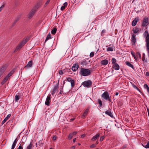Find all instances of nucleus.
<instances>
[{
  "label": "nucleus",
  "mask_w": 149,
  "mask_h": 149,
  "mask_svg": "<svg viewBox=\"0 0 149 149\" xmlns=\"http://www.w3.org/2000/svg\"><path fill=\"white\" fill-rule=\"evenodd\" d=\"M144 19H148V18H147V17H145L144 18Z\"/></svg>",
  "instance_id": "nucleus-62"
},
{
  "label": "nucleus",
  "mask_w": 149,
  "mask_h": 149,
  "mask_svg": "<svg viewBox=\"0 0 149 149\" xmlns=\"http://www.w3.org/2000/svg\"><path fill=\"white\" fill-rule=\"evenodd\" d=\"M67 80L68 81L70 82L72 80V79L70 77H69L67 78Z\"/></svg>",
  "instance_id": "nucleus-46"
},
{
  "label": "nucleus",
  "mask_w": 149,
  "mask_h": 149,
  "mask_svg": "<svg viewBox=\"0 0 149 149\" xmlns=\"http://www.w3.org/2000/svg\"><path fill=\"white\" fill-rule=\"evenodd\" d=\"M71 85L72 87H73L74 85V80L73 79L71 81Z\"/></svg>",
  "instance_id": "nucleus-38"
},
{
  "label": "nucleus",
  "mask_w": 149,
  "mask_h": 149,
  "mask_svg": "<svg viewBox=\"0 0 149 149\" xmlns=\"http://www.w3.org/2000/svg\"><path fill=\"white\" fill-rule=\"evenodd\" d=\"M100 134L98 133L96 135L94 136L93 138L92 139V140L93 141H94L95 140L97 139V138H98L100 136Z\"/></svg>",
  "instance_id": "nucleus-20"
},
{
  "label": "nucleus",
  "mask_w": 149,
  "mask_h": 149,
  "mask_svg": "<svg viewBox=\"0 0 149 149\" xmlns=\"http://www.w3.org/2000/svg\"><path fill=\"white\" fill-rule=\"evenodd\" d=\"M36 11L33 10V9L29 13L28 15V17L29 18H31L34 15L35 13L36 12Z\"/></svg>",
  "instance_id": "nucleus-11"
},
{
  "label": "nucleus",
  "mask_w": 149,
  "mask_h": 149,
  "mask_svg": "<svg viewBox=\"0 0 149 149\" xmlns=\"http://www.w3.org/2000/svg\"><path fill=\"white\" fill-rule=\"evenodd\" d=\"M145 36H146V47H149V34L147 31H146L145 33Z\"/></svg>",
  "instance_id": "nucleus-6"
},
{
  "label": "nucleus",
  "mask_w": 149,
  "mask_h": 149,
  "mask_svg": "<svg viewBox=\"0 0 149 149\" xmlns=\"http://www.w3.org/2000/svg\"><path fill=\"white\" fill-rule=\"evenodd\" d=\"M4 72V69L2 68L0 69V77H1V76L3 74Z\"/></svg>",
  "instance_id": "nucleus-33"
},
{
  "label": "nucleus",
  "mask_w": 149,
  "mask_h": 149,
  "mask_svg": "<svg viewBox=\"0 0 149 149\" xmlns=\"http://www.w3.org/2000/svg\"><path fill=\"white\" fill-rule=\"evenodd\" d=\"M17 19H16L14 21V23L13 24V25H14L17 22Z\"/></svg>",
  "instance_id": "nucleus-53"
},
{
  "label": "nucleus",
  "mask_w": 149,
  "mask_h": 149,
  "mask_svg": "<svg viewBox=\"0 0 149 149\" xmlns=\"http://www.w3.org/2000/svg\"><path fill=\"white\" fill-rule=\"evenodd\" d=\"M142 60L144 62L146 63L147 62V59H145V54L144 53H143L142 54Z\"/></svg>",
  "instance_id": "nucleus-25"
},
{
  "label": "nucleus",
  "mask_w": 149,
  "mask_h": 149,
  "mask_svg": "<svg viewBox=\"0 0 149 149\" xmlns=\"http://www.w3.org/2000/svg\"><path fill=\"white\" fill-rule=\"evenodd\" d=\"M133 86L135 88L137 89L138 91H140V90L135 85H133Z\"/></svg>",
  "instance_id": "nucleus-47"
},
{
  "label": "nucleus",
  "mask_w": 149,
  "mask_h": 149,
  "mask_svg": "<svg viewBox=\"0 0 149 149\" xmlns=\"http://www.w3.org/2000/svg\"><path fill=\"white\" fill-rule=\"evenodd\" d=\"M101 64L103 65H106L108 63V61L107 60H104L101 61Z\"/></svg>",
  "instance_id": "nucleus-22"
},
{
  "label": "nucleus",
  "mask_w": 149,
  "mask_h": 149,
  "mask_svg": "<svg viewBox=\"0 0 149 149\" xmlns=\"http://www.w3.org/2000/svg\"><path fill=\"white\" fill-rule=\"evenodd\" d=\"M5 4H4L1 6V7H0V12L2 10L3 8H4L5 6Z\"/></svg>",
  "instance_id": "nucleus-44"
},
{
  "label": "nucleus",
  "mask_w": 149,
  "mask_h": 149,
  "mask_svg": "<svg viewBox=\"0 0 149 149\" xmlns=\"http://www.w3.org/2000/svg\"><path fill=\"white\" fill-rule=\"evenodd\" d=\"M58 83L54 87L52 92V94L53 95H54V93L56 92L57 91L58 89Z\"/></svg>",
  "instance_id": "nucleus-9"
},
{
  "label": "nucleus",
  "mask_w": 149,
  "mask_h": 149,
  "mask_svg": "<svg viewBox=\"0 0 149 149\" xmlns=\"http://www.w3.org/2000/svg\"><path fill=\"white\" fill-rule=\"evenodd\" d=\"M147 109L148 112V115H149V109L147 107Z\"/></svg>",
  "instance_id": "nucleus-57"
},
{
  "label": "nucleus",
  "mask_w": 149,
  "mask_h": 149,
  "mask_svg": "<svg viewBox=\"0 0 149 149\" xmlns=\"http://www.w3.org/2000/svg\"><path fill=\"white\" fill-rule=\"evenodd\" d=\"M11 115L10 114H8L7 116L6 117L4 120L2 121L1 122V124L2 125H3L6 122L7 120L11 116Z\"/></svg>",
  "instance_id": "nucleus-17"
},
{
  "label": "nucleus",
  "mask_w": 149,
  "mask_h": 149,
  "mask_svg": "<svg viewBox=\"0 0 149 149\" xmlns=\"http://www.w3.org/2000/svg\"><path fill=\"white\" fill-rule=\"evenodd\" d=\"M131 53L136 60H137L138 57H140V53L139 52H137L136 54L133 51H131Z\"/></svg>",
  "instance_id": "nucleus-8"
},
{
  "label": "nucleus",
  "mask_w": 149,
  "mask_h": 149,
  "mask_svg": "<svg viewBox=\"0 0 149 149\" xmlns=\"http://www.w3.org/2000/svg\"><path fill=\"white\" fill-rule=\"evenodd\" d=\"M75 146H72L71 148L70 149H74L75 148Z\"/></svg>",
  "instance_id": "nucleus-54"
},
{
  "label": "nucleus",
  "mask_w": 149,
  "mask_h": 149,
  "mask_svg": "<svg viewBox=\"0 0 149 149\" xmlns=\"http://www.w3.org/2000/svg\"><path fill=\"white\" fill-rule=\"evenodd\" d=\"M105 113L106 114L108 115L111 118H113V115L111 112V110L109 108L108 110L105 111Z\"/></svg>",
  "instance_id": "nucleus-13"
},
{
  "label": "nucleus",
  "mask_w": 149,
  "mask_h": 149,
  "mask_svg": "<svg viewBox=\"0 0 149 149\" xmlns=\"http://www.w3.org/2000/svg\"><path fill=\"white\" fill-rule=\"evenodd\" d=\"M144 87L147 89V91L149 93V87L146 84H145L144 85Z\"/></svg>",
  "instance_id": "nucleus-32"
},
{
  "label": "nucleus",
  "mask_w": 149,
  "mask_h": 149,
  "mask_svg": "<svg viewBox=\"0 0 149 149\" xmlns=\"http://www.w3.org/2000/svg\"><path fill=\"white\" fill-rule=\"evenodd\" d=\"M89 109H86L85 111L83 113V115H82V118H84L86 116L88 113Z\"/></svg>",
  "instance_id": "nucleus-21"
},
{
  "label": "nucleus",
  "mask_w": 149,
  "mask_h": 149,
  "mask_svg": "<svg viewBox=\"0 0 149 149\" xmlns=\"http://www.w3.org/2000/svg\"><path fill=\"white\" fill-rule=\"evenodd\" d=\"M81 64L83 65H86L87 64V63L86 60L84 61L81 63Z\"/></svg>",
  "instance_id": "nucleus-31"
},
{
  "label": "nucleus",
  "mask_w": 149,
  "mask_h": 149,
  "mask_svg": "<svg viewBox=\"0 0 149 149\" xmlns=\"http://www.w3.org/2000/svg\"><path fill=\"white\" fill-rule=\"evenodd\" d=\"M73 136H72V134L71 133L68 136V138L69 139H70L72 138V137Z\"/></svg>",
  "instance_id": "nucleus-40"
},
{
  "label": "nucleus",
  "mask_w": 149,
  "mask_h": 149,
  "mask_svg": "<svg viewBox=\"0 0 149 149\" xmlns=\"http://www.w3.org/2000/svg\"><path fill=\"white\" fill-rule=\"evenodd\" d=\"M23 144H22V145H21L20 144V145L19 146L18 148L17 149H23Z\"/></svg>",
  "instance_id": "nucleus-41"
},
{
  "label": "nucleus",
  "mask_w": 149,
  "mask_h": 149,
  "mask_svg": "<svg viewBox=\"0 0 149 149\" xmlns=\"http://www.w3.org/2000/svg\"><path fill=\"white\" fill-rule=\"evenodd\" d=\"M95 147V145L94 144H93L90 146V147L91 148H93Z\"/></svg>",
  "instance_id": "nucleus-52"
},
{
  "label": "nucleus",
  "mask_w": 149,
  "mask_h": 149,
  "mask_svg": "<svg viewBox=\"0 0 149 149\" xmlns=\"http://www.w3.org/2000/svg\"><path fill=\"white\" fill-rule=\"evenodd\" d=\"M136 19H134L132 22V26H134L136 25L137 22L138 21L136 20Z\"/></svg>",
  "instance_id": "nucleus-26"
},
{
  "label": "nucleus",
  "mask_w": 149,
  "mask_h": 149,
  "mask_svg": "<svg viewBox=\"0 0 149 149\" xmlns=\"http://www.w3.org/2000/svg\"><path fill=\"white\" fill-rule=\"evenodd\" d=\"M74 118H72V119H71L70 120H72V121H73L74 120Z\"/></svg>",
  "instance_id": "nucleus-60"
},
{
  "label": "nucleus",
  "mask_w": 149,
  "mask_h": 149,
  "mask_svg": "<svg viewBox=\"0 0 149 149\" xmlns=\"http://www.w3.org/2000/svg\"><path fill=\"white\" fill-rule=\"evenodd\" d=\"M98 143V141H97V142H96V144H97Z\"/></svg>",
  "instance_id": "nucleus-64"
},
{
  "label": "nucleus",
  "mask_w": 149,
  "mask_h": 149,
  "mask_svg": "<svg viewBox=\"0 0 149 149\" xmlns=\"http://www.w3.org/2000/svg\"><path fill=\"white\" fill-rule=\"evenodd\" d=\"M26 42L27 41L26 40H24L22 42L16 47L14 51V52H16L18 50L21 48L25 44Z\"/></svg>",
  "instance_id": "nucleus-4"
},
{
  "label": "nucleus",
  "mask_w": 149,
  "mask_h": 149,
  "mask_svg": "<svg viewBox=\"0 0 149 149\" xmlns=\"http://www.w3.org/2000/svg\"><path fill=\"white\" fill-rule=\"evenodd\" d=\"M135 36V35L134 34H133L132 35V41L134 43V44L136 42Z\"/></svg>",
  "instance_id": "nucleus-23"
},
{
  "label": "nucleus",
  "mask_w": 149,
  "mask_h": 149,
  "mask_svg": "<svg viewBox=\"0 0 149 149\" xmlns=\"http://www.w3.org/2000/svg\"><path fill=\"white\" fill-rule=\"evenodd\" d=\"M71 134H72V136H73L74 135H76V134H77V132H73L72 133H71Z\"/></svg>",
  "instance_id": "nucleus-48"
},
{
  "label": "nucleus",
  "mask_w": 149,
  "mask_h": 149,
  "mask_svg": "<svg viewBox=\"0 0 149 149\" xmlns=\"http://www.w3.org/2000/svg\"><path fill=\"white\" fill-rule=\"evenodd\" d=\"M113 68H114L115 70H118L119 69L120 66L117 63H115L113 65Z\"/></svg>",
  "instance_id": "nucleus-16"
},
{
  "label": "nucleus",
  "mask_w": 149,
  "mask_h": 149,
  "mask_svg": "<svg viewBox=\"0 0 149 149\" xmlns=\"http://www.w3.org/2000/svg\"><path fill=\"white\" fill-rule=\"evenodd\" d=\"M118 95V92H116V94H115V95H116L117 96V95Z\"/></svg>",
  "instance_id": "nucleus-59"
},
{
  "label": "nucleus",
  "mask_w": 149,
  "mask_h": 149,
  "mask_svg": "<svg viewBox=\"0 0 149 149\" xmlns=\"http://www.w3.org/2000/svg\"><path fill=\"white\" fill-rule=\"evenodd\" d=\"M50 96V95H49L47 97L46 101L45 103V104L49 106V101L51 98Z\"/></svg>",
  "instance_id": "nucleus-12"
},
{
  "label": "nucleus",
  "mask_w": 149,
  "mask_h": 149,
  "mask_svg": "<svg viewBox=\"0 0 149 149\" xmlns=\"http://www.w3.org/2000/svg\"><path fill=\"white\" fill-rule=\"evenodd\" d=\"M144 20H143L142 24V26H147L149 23L148 22V19H144Z\"/></svg>",
  "instance_id": "nucleus-15"
},
{
  "label": "nucleus",
  "mask_w": 149,
  "mask_h": 149,
  "mask_svg": "<svg viewBox=\"0 0 149 149\" xmlns=\"http://www.w3.org/2000/svg\"><path fill=\"white\" fill-rule=\"evenodd\" d=\"M76 139V138H75L74 139H73V142L74 143L75 142Z\"/></svg>",
  "instance_id": "nucleus-58"
},
{
  "label": "nucleus",
  "mask_w": 149,
  "mask_h": 149,
  "mask_svg": "<svg viewBox=\"0 0 149 149\" xmlns=\"http://www.w3.org/2000/svg\"><path fill=\"white\" fill-rule=\"evenodd\" d=\"M42 4V0L39 1L37 4L35 6L33 9L36 11L38 9L40 8Z\"/></svg>",
  "instance_id": "nucleus-7"
},
{
  "label": "nucleus",
  "mask_w": 149,
  "mask_h": 149,
  "mask_svg": "<svg viewBox=\"0 0 149 149\" xmlns=\"http://www.w3.org/2000/svg\"><path fill=\"white\" fill-rule=\"evenodd\" d=\"M17 138H16L13 142V143L12 146V148L11 149H14V148L17 143Z\"/></svg>",
  "instance_id": "nucleus-18"
},
{
  "label": "nucleus",
  "mask_w": 149,
  "mask_h": 149,
  "mask_svg": "<svg viewBox=\"0 0 149 149\" xmlns=\"http://www.w3.org/2000/svg\"><path fill=\"white\" fill-rule=\"evenodd\" d=\"M50 1V0H47V1L46 2V3L45 4L44 6V7H46L47 6L49 3Z\"/></svg>",
  "instance_id": "nucleus-36"
},
{
  "label": "nucleus",
  "mask_w": 149,
  "mask_h": 149,
  "mask_svg": "<svg viewBox=\"0 0 149 149\" xmlns=\"http://www.w3.org/2000/svg\"><path fill=\"white\" fill-rule=\"evenodd\" d=\"M59 93L60 94H62V93H61V91H60V92Z\"/></svg>",
  "instance_id": "nucleus-63"
},
{
  "label": "nucleus",
  "mask_w": 149,
  "mask_h": 149,
  "mask_svg": "<svg viewBox=\"0 0 149 149\" xmlns=\"http://www.w3.org/2000/svg\"><path fill=\"white\" fill-rule=\"evenodd\" d=\"M91 71L90 70L81 68L79 72L80 74L84 76H86L90 75Z\"/></svg>",
  "instance_id": "nucleus-1"
},
{
  "label": "nucleus",
  "mask_w": 149,
  "mask_h": 149,
  "mask_svg": "<svg viewBox=\"0 0 149 149\" xmlns=\"http://www.w3.org/2000/svg\"><path fill=\"white\" fill-rule=\"evenodd\" d=\"M15 72L14 70H12L3 79L2 81L1 82V84L3 85L5 82H6L8 79H9V77L14 73Z\"/></svg>",
  "instance_id": "nucleus-2"
},
{
  "label": "nucleus",
  "mask_w": 149,
  "mask_h": 149,
  "mask_svg": "<svg viewBox=\"0 0 149 149\" xmlns=\"http://www.w3.org/2000/svg\"><path fill=\"white\" fill-rule=\"evenodd\" d=\"M68 5V3L67 2H65L63 4V6L65 7H66Z\"/></svg>",
  "instance_id": "nucleus-51"
},
{
  "label": "nucleus",
  "mask_w": 149,
  "mask_h": 149,
  "mask_svg": "<svg viewBox=\"0 0 149 149\" xmlns=\"http://www.w3.org/2000/svg\"><path fill=\"white\" fill-rule=\"evenodd\" d=\"M32 147L33 144L31 143L27 147L26 149H32Z\"/></svg>",
  "instance_id": "nucleus-28"
},
{
  "label": "nucleus",
  "mask_w": 149,
  "mask_h": 149,
  "mask_svg": "<svg viewBox=\"0 0 149 149\" xmlns=\"http://www.w3.org/2000/svg\"><path fill=\"white\" fill-rule=\"evenodd\" d=\"M98 103L100 104V106L101 107L102 105V102L101 100L100 99H98Z\"/></svg>",
  "instance_id": "nucleus-39"
},
{
  "label": "nucleus",
  "mask_w": 149,
  "mask_h": 149,
  "mask_svg": "<svg viewBox=\"0 0 149 149\" xmlns=\"http://www.w3.org/2000/svg\"><path fill=\"white\" fill-rule=\"evenodd\" d=\"M65 7L63 6L61 7V10H63L65 9Z\"/></svg>",
  "instance_id": "nucleus-50"
},
{
  "label": "nucleus",
  "mask_w": 149,
  "mask_h": 149,
  "mask_svg": "<svg viewBox=\"0 0 149 149\" xmlns=\"http://www.w3.org/2000/svg\"><path fill=\"white\" fill-rule=\"evenodd\" d=\"M52 38L51 37V34L50 33L48 34L47 36L46 39L45 40V42L47 41L49 39H51Z\"/></svg>",
  "instance_id": "nucleus-30"
},
{
  "label": "nucleus",
  "mask_w": 149,
  "mask_h": 149,
  "mask_svg": "<svg viewBox=\"0 0 149 149\" xmlns=\"http://www.w3.org/2000/svg\"><path fill=\"white\" fill-rule=\"evenodd\" d=\"M20 96L19 95H16L15 96V101H17L20 98Z\"/></svg>",
  "instance_id": "nucleus-29"
},
{
  "label": "nucleus",
  "mask_w": 149,
  "mask_h": 149,
  "mask_svg": "<svg viewBox=\"0 0 149 149\" xmlns=\"http://www.w3.org/2000/svg\"><path fill=\"white\" fill-rule=\"evenodd\" d=\"M56 28H54L51 31V33L53 35L55 34L56 32Z\"/></svg>",
  "instance_id": "nucleus-27"
},
{
  "label": "nucleus",
  "mask_w": 149,
  "mask_h": 149,
  "mask_svg": "<svg viewBox=\"0 0 149 149\" xmlns=\"http://www.w3.org/2000/svg\"><path fill=\"white\" fill-rule=\"evenodd\" d=\"M102 97L105 100H108L110 102H111V100L107 92L104 93L102 95Z\"/></svg>",
  "instance_id": "nucleus-5"
},
{
  "label": "nucleus",
  "mask_w": 149,
  "mask_h": 149,
  "mask_svg": "<svg viewBox=\"0 0 149 149\" xmlns=\"http://www.w3.org/2000/svg\"><path fill=\"white\" fill-rule=\"evenodd\" d=\"M32 61H30L28 63L27 65L25 66L24 68L26 69H27L28 68H31L32 67Z\"/></svg>",
  "instance_id": "nucleus-14"
},
{
  "label": "nucleus",
  "mask_w": 149,
  "mask_h": 149,
  "mask_svg": "<svg viewBox=\"0 0 149 149\" xmlns=\"http://www.w3.org/2000/svg\"><path fill=\"white\" fill-rule=\"evenodd\" d=\"M104 137H105L104 136H101L100 138V141H102L104 139Z\"/></svg>",
  "instance_id": "nucleus-42"
},
{
  "label": "nucleus",
  "mask_w": 149,
  "mask_h": 149,
  "mask_svg": "<svg viewBox=\"0 0 149 149\" xmlns=\"http://www.w3.org/2000/svg\"><path fill=\"white\" fill-rule=\"evenodd\" d=\"M132 31L134 33H139V28L137 27L134 28Z\"/></svg>",
  "instance_id": "nucleus-19"
},
{
  "label": "nucleus",
  "mask_w": 149,
  "mask_h": 149,
  "mask_svg": "<svg viewBox=\"0 0 149 149\" xmlns=\"http://www.w3.org/2000/svg\"><path fill=\"white\" fill-rule=\"evenodd\" d=\"M105 30H103L102 31V33H105Z\"/></svg>",
  "instance_id": "nucleus-55"
},
{
  "label": "nucleus",
  "mask_w": 149,
  "mask_h": 149,
  "mask_svg": "<svg viewBox=\"0 0 149 149\" xmlns=\"http://www.w3.org/2000/svg\"><path fill=\"white\" fill-rule=\"evenodd\" d=\"M92 84V82L91 80H88L83 82L82 85L85 87L89 88L91 87Z\"/></svg>",
  "instance_id": "nucleus-3"
},
{
  "label": "nucleus",
  "mask_w": 149,
  "mask_h": 149,
  "mask_svg": "<svg viewBox=\"0 0 149 149\" xmlns=\"http://www.w3.org/2000/svg\"><path fill=\"white\" fill-rule=\"evenodd\" d=\"M85 134H82L81 135V137L82 138H84L85 136Z\"/></svg>",
  "instance_id": "nucleus-56"
},
{
  "label": "nucleus",
  "mask_w": 149,
  "mask_h": 149,
  "mask_svg": "<svg viewBox=\"0 0 149 149\" xmlns=\"http://www.w3.org/2000/svg\"><path fill=\"white\" fill-rule=\"evenodd\" d=\"M107 50L109 51H112L113 50V49L112 47H109L107 49Z\"/></svg>",
  "instance_id": "nucleus-34"
},
{
  "label": "nucleus",
  "mask_w": 149,
  "mask_h": 149,
  "mask_svg": "<svg viewBox=\"0 0 149 149\" xmlns=\"http://www.w3.org/2000/svg\"><path fill=\"white\" fill-rule=\"evenodd\" d=\"M145 147L146 148H149V141H148V142L147 144L145 146Z\"/></svg>",
  "instance_id": "nucleus-45"
},
{
  "label": "nucleus",
  "mask_w": 149,
  "mask_h": 149,
  "mask_svg": "<svg viewBox=\"0 0 149 149\" xmlns=\"http://www.w3.org/2000/svg\"><path fill=\"white\" fill-rule=\"evenodd\" d=\"M79 67V65L78 63H75L72 67V69L73 71H75L78 69Z\"/></svg>",
  "instance_id": "nucleus-10"
},
{
  "label": "nucleus",
  "mask_w": 149,
  "mask_h": 149,
  "mask_svg": "<svg viewBox=\"0 0 149 149\" xmlns=\"http://www.w3.org/2000/svg\"><path fill=\"white\" fill-rule=\"evenodd\" d=\"M65 72L64 70H60L59 72V73L60 75H62Z\"/></svg>",
  "instance_id": "nucleus-35"
},
{
  "label": "nucleus",
  "mask_w": 149,
  "mask_h": 149,
  "mask_svg": "<svg viewBox=\"0 0 149 149\" xmlns=\"http://www.w3.org/2000/svg\"><path fill=\"white\" fill-rule=\"evenodd\" d=\"M56 139V137L55 136H54L52 138V139L54 141H55Z\"/></svg>",
  "instance_id": "nucleus-49"
},
{
  "label": "nucleus",
  "mask_w": 149,
  "mask_h": 149,
  "mask_svg": "<svg viewBox=\"0 0 149 149\" xmlns=\"http://www.w3.org/2000/svg\"><path fill=\"white\" fill-rule=\"evenodd\" d=\"M42 22V20H40L39 21V22H40V23L41 22Z\"/></svg>",
  "instance_id": "nucleus-61"
},
{
  "label": "nucleus",
  "mask_w": 149,
  "mask_h": 149,
  "mask_svg": "<svg viewBox=\"0 0 149 149\" xmlns=\"http://www.w3.org/2000/svg\"><path fill=\"white\" fill-rule=\"evenodd\" d=\"M127 66L132 68H133V65L130 63V62L129 61H126L125 62Z\"/></svg>",
  "instance_id": "nucleus-24"
},
{
  "label": "nucleus",
  "mask_w": 149,
  "mask_h": 149,
  "mask_svg": "<svg viewBox=\"0 0 149 149\" xmlns=\"http://www.w3.org/2000/svg\"><path fill=\"white\" fill-rule=\"evenodd\" d=\"M111 62L112 63H116V60L114 58H112L111 59Z\"/></svg>",
  "instance_id": "nucleus-37"
},
{
  "label": "nucleus",
  "mask_w": 149,
  "mask_h": 149,
  "mask_svg": "<svg viewBox=\"0 0 149 149\" xmlns=\"http://www.w3.org/2000/svg\"><path fill=\"white\" fill-rule=\"evenodd\" d=\"M94 55V53L93 52H92L90 53V56L91 57H93Z\"/></svg>",
  "instance_id": "nucleus-43"
}]
</instances>
